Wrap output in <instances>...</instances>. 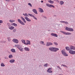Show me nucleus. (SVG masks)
<instances>
[{"label": "nucleus", "instance_id": "15", "mask_svg": "<svg viewBox=\"0 0 75 75\" xmlns=\"http://www.w3.org/2000/svg\"><path fill=\"white\" fill-rule=\"evenodd\" d=\"M24 50L26 51H29L30 49L28 47H25L24 48Z\"/></svg>", "mask_w": 75, "mask_h": 75}, {"label": "nucleus", "instance_id": "25", "mask_svg": "<svg viewBox=\"0 0 75 75\" xmlns=\"http://www.w3.org/2000/svg\"><path fill=\"white\" fill-rule=\"evenodd\" d=\"M60 4H61V5H62V4H63L64 3V1H61L60 2Z\"/></svg>", "mask_w": 75, "mask_h": 75}, {"label": "nucleus", "instance_id": "50", "mask_svg": "<svg viewBox=\"0 0 75 75\" xmlns=\"http://www.w3.org/2000/svg\"><path fill=\"white\" fill-rule=\"evenodd\" d=\"M4 58H5V59H7V57H4Z\"/></svg>", "mask_w": 75, "mask_h": 75}, {"label": "nucleus", "instance_id": "55", "mask_svg": "<svg viewBox=\"0 0 75 75\" xmlns=\"http://www.w3.org/2000/svg\"><path fill=\"white\" fill-rule=\"evenodd\" d=\"M64 22V21H61L60 22V23H63V22Z\"/></svg>", "mask_w": 75, "mask_h": 75}, {"label": "nucleus", "instance_id": "13", "mask_svg": "<svg viewBox=\"0 0 75 75\" xmlns=\"http://www.w3.org/2000/svg\"><path fill=\"white\" fill-rule=\"evenodd\" d=\"M50 69H52V68H49L47 70V72H49V73H51L52 72V71H51V70H50Z\"/></svg>", "mask_w": 75, "mask_h": 75}, {"label": "nucleus", "instance_id": "3", "mask_svg": "<svg viewBox=\"0 0 75 75\" xmlns=\"http://www.w3.org/2000/svg\"><path fill=\"white\" fill-rule=\"evenodd\" d=\"M60 32L61 33H62L65 35H71V34H72V33H68V32H64L63 31H60Z\"/></svg>", "mask_w": 75, "mask_h": 75}, {"label": "nucleus", "instance_id": "1", "mask_svg": "<svg viewBox=\"0 0 75 75\" xmlns=\"http://www.w3.org/2000/svg\"><path fill=\"white\" fill-rule=\"evenodd\" d=\"M49 50L53 52H57V51L59 50L58 48L54 47H51L49 48Z\"/></svg>", "mask_w": 75, "mask_h": 75}, {"label": "nucleus", "instance_id": "19", "mask_svg": "<svg viewBox=\"0 0 75 75\" xmlns=\"http://www.w3.org/2000/svg\"><path fill=\"white\" fill-rule=\"evenodd\" d=\"M65 48H66V50L67 51H70V48H69V47H65Z\"/></svg>", "mask_w": 75, "mask_h": 75}, {"label": "nucleus", "instance_id": "53", "mask_svg": "<svg viewBox=\"0 0 75 75\" xmlns=\"http://www.w3.org/2000/svg\"><path fill=\"white\" fill-rule=\"evenodd\" d=\"M3 43H4V42H6V41H2Z\"/></svg>", "mask_w": 75, "mask_h": 75}, {"label": "nucleus", "instance_id": "9", "mask_svg": "<svg viewBox=\"0 0 75 75\" xmlns=\"http://www.w3.org/2000/svg\"><path fill=\"white\" fill-rule=\"evenodd\" d=\"M51 35L52 36H54V37H58V35L54 33H52L51 34Z\"/></svg>", "mask_w": 75, "mask_h": 75}, {"label": "nucleus", "instance_id": "42", "mask_svg": "<svg viewBox=\"0 0 75 75\" xmlns=\"http://www.w3.org/2000/svg\"><path fill=\"white\" fill-rule=\"evenodd\" d=\"M31 42V41H30L29 40H26V43H28V42Z\"/></svg>", "mask_w": 75, "mask_h": 75}, {"label": "nucleus", "instance_id": "57", "mask_svg": "<svg viewBox=\"0 0 75 75\" xmlns=\"http://www.w3.org/2000/svg\"><path fill=\"white\" fill-rule=\"evenodd\" d=\"M42 44H43V45H45V43H44Z\"/></svg>", "mask_w": 75, "mask_h": 75}, {"label": "nucleus", "instance_id": "47", "mask_svg": "<svg viewBox=\"0 0 75 75\" xmlns=\"http://www.w3.org/2000/svg\"><path fill=\"white\" fill-rule=\"evenodd\" d=\"M57 67L58 68H59V69H61V68L59 66H57Z\"/></svg>", "mask_w": 75, "mask_h": 75}, {"label": "nucleus", "instance_id": "22", "mask_svg": "<svg viewBox=\"0 0 75 75\" xmlns=\"http://www.w3.org/2000/svg\"><path fill=\"white\" fill-rule=\"evenodd\" d=\"M23 15L25 17H28V15L26 13H25V14L24 13H23Z\"/></svg>", "mask_w": 75, "mask_h": 75}, {"label": "nucleus", "instance_id": "14", "mask_svg": "<svg viewBox=\"0 0 75 75\" xmlns=\"http://www.w3.org/2000/svg\"><path fill=\"white\" fill-rule=\"evenodd\" d=\"M39 11L40 13H43V12H44V10H43V9H42V8H39Z\"/></svg>", "mask_w": 75, "mask_h": 75}, {"label": "nucleus", "instance_id": "11", "mask_svg": "<svg viewBox=\"0 0 75 75\" xmlns=\"http://www.w3.org/2000/svg\"><path fill=\"white\" fill-rule=\"evenodd\" d=\"M25 18L28 21H29V22L31 21V20H30V19H29V18H28L27 17H25Z\"/></svg>", "mask_w": 75, "mask_h": 75}, {"label": "nucleus", "instance_id": "28", "mask_svg": "<svg viewBox=\"0 0 75 75\" xmlns=\"http://www.w3.org/2000/svg\"><path fill=\"white\" fill-rule=\"evenodd\" d=\"M1 67H5V65L3 63H1Z\"/></svg>", "mask_w": 75, "mask_h": 75}, {"label": "nucleus", "instance_id": "48", "mask_svg": "<svg viewBox=\"0 0 75 75\" xmlns=\"http://www.w3.org/2000/svg\"><path fill=\"white\" fill-rule=\"evenodd\" d=\"M0 23H3V21L1 20H0Z\"/></svg>", "mask_w": 75, "mask_h": 75}, {"label": "nucleus", "instance_id": "7", "mask_svg": "<svg viewBox=\"0 0 75 75\" xmlns=\"http://www.w3.org/2000/svg\"><path fill=\"white\" fill-rule=\"evenodd\" d=\"M70 51H71V50H75V47L74 46H70Z\"/></svg>", "mask_w": 75, "mask_h": 75}, {"label": "nucleus", "instance_id": "4", "mask_svg": "<svg viewBox=\"0 0 75 75\" xmlns=\"http://www.w3.org/2000/svg\"><path fill=\"white\" fill-rule=\"evenodd\" d=\"M62 54L64 56H65V57H67L68 55L66 53H65V52L64 50H62Z\"/></svg>", "mask_w": 75, "mask_h": 75}, {"label": "nucleus", "instance_id": "51", "mask_svg": "<svg viewBox=\"0 0 75 75\" xmlns=\"http://www.w3.org/2000/svg\"><path fill=\"white\" fill-rule=\"evenodd\" d=\"M14 24V23H11V25H14V24Z\"/></svg>", "mask_w": 75, "mask_h": 75}, {"label": "nucleus", "instance_id": "60", "mask_svg": "<svg viewBox=\"0 0 75 75\" xmlns=\"http://www.w3.org/2000/svg\"><path fill=\"white\" fill-rule=\"evenodd\" d=\"M48 31H50V30H48Z\"/></svg>", "mask_w": 75, "mask_h": 75}, {"label": "nucleus", "instance_id": "23", "mask_svg": "<svg viewBox=\"0 0 75 75\" xmlns=\"http://www.w3.org/2000/svg\"><path fill=\"white\" fill-rule=\"evenodd\" d=\"M18 50H19L21 51H23V50L24 49L23 48H22V47L21 48H18Z\"/></svg>", "mask_w": 75, "mask_h": 75}, {"label": "nucleus", "instance_id": "52", "mask_svg": "<svg viewBox=\"0 0 75 75\" xmlns=\"http://www.w3.org/2000/svg\"><path fill=\"white\" fill-rule=\"evenodd\" d=\"M42 67V65L41 64H40V65H39V67Z\"/></svg>", "mask_w": 75, "mask_h": 75}, {"label": "nucleus", "instance_id": "21", "mask_svg": "<svg viewBox=\"0 0 75 75\" xmlns=\"http://www.w3.org/2000/svg\"><path fill=\"white\" fill-rule=\"evenodd\" d=\"M48 1L49 2V3H51V4H53V3H54V1H52L51 0Z\"/></svg>", "mask_w": 75, "mask_h": 75}, {"label": "nucleus", "instance_id": "49", "mask_svg": "<svg viewBox=\"0 0 75 75\" xmlns=\"http://www.w3.org/2000/svg\"><path fill=\"white\" fill-rule=\"evenodd\" d=\"M43 17H44V18H45V19H46L47 18V17H46V16H43Z\"/></svg>", "mask_w": 75, "mask_h": 75}, {"label": "nucleus", "instance_id": "38", "mask_svg": "<svg viewBox=\"0 0 75 75\" xmlns=\"http://www.w3.org/2000/svg\"><path fill=\"white\" fill-rule=\"evenodd\" d=\"M11 23H13L14 22V21L13 20H10L9 21Z\"/></svg>", "mask_w": 75, "mask_h": 75}, {"label": "nucleus", "instance_id": "61", "mask_svg": "<svg viewBox=\"0 0 75 75\" xmlns=\"http://www.w3.org/2000/svg\"><path fill=\"white\" fill-rule=\"evenodd\" d=\"M0 25H1V24H0Z\"/></svg>", "mask_w": 75, "mask_h": 75}, {"label": "nucleus", "instance_id": "2", "mask_svg": "<svg viewBox=\"0 0 75 75\" xmlns=\"http://www.w3.org/2000/svg\"><path fill=\"white\" fill-rule=\"evenodd\" d=\"M66 28L65 30H67V31H74V29L72 28H69L67 27H66Z\"/></svg>", "mask_w": 75, "mask_h": 75}, {"label": "nucleus", "instance_id": "24", "mask_svg": "<svg viewBox=\"0 0 75 75\" xmlns=\"http://www.w3.org/2000/svg\"><path fill=\"white\" fill-rule=\"evenodd\" d=\"M21 41H22V43L24 44H25V41H24V40H21Z\"/></svg>", "mask_w": 75, "mask_h": 75}, {"label": "nucleus", "instance_id": "34", "mask_svg": "<svg viewBox=\"0 0 75 75\" xmlns=\"http://www.w3.org/2000/svg\"><path fill=\"white\" fill-rule=\"evenodd\" d=\"M40 44H43V43H44V42L43 41H40Z\"/></svg>", "mask_w": 75, "mask_h": 75}, {"label": "nucleus", "instance_id": "35", "mask_svg": "<svg viewBox=\"0 0 75 75\" xmlns=\"http://www.w3.org/2000/svg\"><path fill=\"white\" fill-rule=\"evenodd\" d=\"M13 25L15 27H17V24L15 23H13Z\"/></svg>", "mask_w": 75, "mask_h": 75}, {"label": "nucleus", "instance_id": "41", "mask_svg": "<svg viewBox=\"0 0 75 75\" xmlns=\"http://www.w3.org/2000/svg\"><path fill=\"white\" fill-rule=\"evenodd\" d=\"M8 28H9V27H10L11 26V25H10V24H8Z\"/></svg>", "mask_w": 75, "mask_h": 75}, {"label": "nucleus", "instance_id": "6", "mask_svg": "<svg viewBox=\"0 0 75 75\" xmlns=\"http://www.w3.org/2000/svg\"><path fill=\"white\" fill-rule=\"evenodd\" d=\"M46 6L49 7H53V8H55V6L52 5L47 4Z\"/></svg>", "mask_w": 75, "mask_h": 75}, {"label": "nucleus", "instance_id": "5", "mask_svg": "<svg viewBox=\"0 0 75 75\" xmlns=\"http://www.w3.org/2000/svg\"><path fill=\"white\" fill-rule=\"evenodd\" d=\"M12 41L13 42H15V43H18V40L17 39H14Z\"/></svg>", "mask_w": 75, "mask_h": 75}, {"label": "nucleus", "instance_id": "30", "mask_svg": "<svg viewBox=\"0 0 75 75\" xmlns=\"http://www.w3.org/2000/svg\"><path fill=\"white\" fill-rule=\"evenodd\" d=\"M31 44V43L30 42H28V43H27L25 44V45H30Z\"/></svg>", "mask_w": 75, "mask_h": 75}, {"label": "nucleus", "instance_id": "62", "mask_svg": "<svg viewBox=\"0 0 75 75\" xmlns=\"http://www.w3.org/2000/svg\"><path fill=\"white\" fill-rule=\"evenodd\" d=\"M74 8H75V7H74Z\"/></svg>", "mask_w": 75, "mask_h": 75}, {"label": "nucleus", "instance_id": "46", "mask_svg": "<svg viewBox=\"0 0 75 75\" xmlns=\"http://www.w3.org/2000/svg\"><path fill=\"white\" fill-rule=\"evenodd\" d=\"M19 48H21V46L20 45H19L18 46V49Z\"/></svg>", "mask_w": 75, "mask_h": 75}, {"label": "nucleus", "instance_id": "31", "mask_svg": "<svg viewBox=\"0 0 75 75\" xmlns=\"http://www.w3.org/2000/svg\"><path fill=\"white\" fill-rule=\"evenodd\" d=\"M28 15L30 16V17H33V16H34V15L30 13H28Z\"/></svg>", "mask_w": 75, "mask_h": 75}, {"label": "nucleus", "instance_id": "17", "mask_svg": "<svg viewBox=\"0 0 75 75\" xmlns=\"http://www.w3.org/2000/svg\"><path fill=\"white\" fill-rule=\"evenodd\" d=\"M21 18L22 19V20L23 21V22L25 23H26V21H25V19H24V18H23V17H21Z\"/></svg>", "mask_w": 75, "mask_h": 75}, {"label": "nucleus", "instance_id": "10", "mask_svg": "<svg viewBox=\"0 0 75 75\" xmlns=\"http://www.w3.org/2000/svg\"><path fill=\"white\" fill-rule=\"evenodd\" d=\"M69 53L71 54H75V51H70L69 52Z\"/></svg>", "mask_w": 75, "mask_h": 75}, {"label": "nucleus", "instance_id": "12", "mask_svg": "<svg viewBox=\"0 0 75 75\" xmlns=\"http://www.w3.org/2000/svg\"><path fill=\"white\" fill-rule=\"evenodd\" d=\"M33 11L34 12L35 14H38V13H37V10L35 9H33Z\"/></svg>", "mask_w": 75, "mask_h": 75}, {"label": "nucleus", "instance_id": "18", "mask_svg": "<svg viewBox=\"0 0 75 75\" xmlns=\"http://www.w3.org/2000/svg\"><path fill=\"white\" fill-rule=\"evenodd\" d=\"M14 28V27L11 26L10 27H9V29L11 30H13Z\"/></svg>", "mask_w": 75, "mask_h": 75}, {"label": "nucleus", "instance_id": "8", "mask_svg": "<svg viewBox=\"0 0 75 75\" xmlns=\"http://www.w3.org/2000/svg\"><path fill=\"white\" fill-rule=\"evenodd\" d=\"M52 45V43L51 42H47L46 44V46H48L50 45Z\"/></svg>", "mask_w": 75, "mask_h": 75}, {"label": "nucleus", "instance_id": "37", "mask_svg": "<svg viewBox=\"0 0 75 75\" xmlns=\"http://www.w3.org/2000/svg\"><path fill=\"white\" fill-rule=\"evenodd\" d=\"M33 18L34 19H35V20H37V18H36L34 16H33Z\"/></svg>", "mask_w": 75, "mask_h": 75}, {"label": "nucleus", "instance_id": "40", "mask_svg": "<svg viewBox=\"0 0 75 75\" xmlns=\"http://www.w3.org/2000/svg\"><path fill=\"white\" fill-rule=\"evenodd\" d=\"M15 45V47H16L17 48H18V45Z\"/></svg>", "mask_w": 75, "mask_h": 75}, {"label": "nucleus", "instance_id": "27", "mask_svg": "<svg viewBox=\"0 0 75 75\" xmlns=\"http://www.w3.org/2000/svg\"><path fill=\"white\" fill-rule=\"evenodd\" d=\"M63 23H65V24H69V23H68V22H67V21L63 22Z\"/></svg>", "mask_w": 75, "mask_h": 75}, {"label": "nucleus", "instance_id": "20", "mask_svg": "<svg viewBox=\"0 0 75 75\" xmlns=\"http://www.w3.org/2000/svg\"><path fill=\"white\" fill-rule=\"evenodd\" d=\"M11 51L12 52H16V50H15V49H12L11 50Z\"/></svg>", "mask_w": 75, "mask_h": 75}, {"label": "nucleus", "instance_id": "54", "mask_svg": "<svg viewBox=\"0 0 75 75\" xmlns=\"http://www.w3.org/2000/svg\"><path fill=\"white\" fill-rule=\"evenodd\" d=\"M6 0V1H10V0Z\"/></svg>", "mask_w": 75, "mask_h": 75}, {"label": "nucleus", "instance_id": "56", "mask_svg": "<svg viewBox=\"0 0 75 75\" xmlns=\"http://www.w3.org/2000/svg\"><path fill=\"white\" fill-rule=\"evenodd\" d=\"M41 3H43V2H44V1H41Z\"/></svg>", "mask_w": 75, "mask_h": 75}, {"label": "nucleus", "instance_id": "32", "mask_svg": "<svg viewBox=\"0 0 75 75\" xmlns=\"http://www.w3.org/2000/svg\"><path fill=\"white\" fill-rule=\"evenodd\" d=\"M7 39L8 40V41L10 42V40H11V38L10 37H8L7 38Z\"/></svg>", "mask_w": 75, "mask_h": 75}, {"label": "nucleus", "instance_id": "26", "mask_svg": "<svg viewBox=\"0 0 75 75\" xmlns=\"http://www.w3.org/2000/svg\"><path fill=\"white\" fill-rule=\"evenodd\" d=\"M9 58H13V56L12 55V54H10L8 57Z\"/></svg>", "mask_w": 75, "mask_h": 75}, {"label": "nucleus", "instance_id": "44", "mask_svg": "<svg viewBox=\"0 0 75 75\" xmlns=\"http://www.w3.org/2000/svg\"><path fill=\"white\" fill-rule=\"evenodd\" d=\"M28 5H29V6H30V7H32V5H31V4L30 3H29L28 4Z\"/></svg>", "mask_w": 75, "mask_h": 75}, {"label": "nucleus", "instance_id": "59", "mask_svg": "<svg viewBox=\"0 0 75 75\" xmlns=\"http://www.w3.org/2000/svg\"><path fill=\"white\" fill-rule=\"evenodd\" d=\"M12 0V1H16V0Z\"/></svg>", "mask_w": 75, "mask_h": 75}, {"label": "nucleus", "instance_id": "29", "mask_svg": "<svg viewBox=\"0 0 75 75\" xmlns=\"http://www.w3.org/2000/svg\"><path fill=\"white\" fill-rule=\"evenodd\" d=\"M20 24H22V25H25V23L23 22V21H22L20 23Z\"/></svg>", "mask_w": 75, "mask_h": 75}, {"label": "nucleus", "instance_id": "43", "mask_svg": "<svg viewBox=\"0 0 75 75\" xmlns=\"http://www.w3.org/2000/svg\"><path fill=\"white\" fill-rule=\"evenodd\" d=\"M47 65H48V64L46 63L45 64H44V67H47Z\"/></svg>", "mask_w": 75, "mask_h": 75}, {"label": "nucleus", "instance_id": "39", "mask_svg": "<svg viewBox=\"0 0 75 75\" xmlns=\"http://www.w3.org/2000/svg\"><path fill=\"white\" fill-rule=\"evenodd\" d=\"M62 66H63V67H66V68H68V67H67V66H66V65H65L64 64H62Z\"/></svg>", "mask_w": 75, "mask_h": 75}, {"label": "nucleus", "instance_id": "16", "mask_svg": "<svg viewBox=\"0 0 75 75\" xmlns=\"http://www.w3.org/2000/svg\"><path fill=\"white\" fill-rule=\"evenodd\" d=\"M9 62L11 63H14V62H15V60H14V59H12L10 60Z\"/></svg>", "mask_w": 75, "mask_h": 75}, {"label": "nucleus", "instance_id": "33", "mask_svg": "<svg viewBox=\"0 0 75 75\" xmlns=\"http://www.w3.org/2000/svg\"><path fill=\"white\" fill-rule=\"evenodd\" d=\"M18 22H19V23H20L22 21H21V20L20 19H18Z\"/></svg>", "mask_w": 75, "mask_h": 75}, {"label": "nucleus", "instance_id": "45", "mask_svg": "<svg viewBox=\"0 0 75 75\" xmlns=\"http://www.w3.org/2000/svg\"><path fill=\"white\" fill-rule=\"evenodd\" d=\"M13 31L14 33H15V32H16V29L15 28L13 30Z\"/></svg>", "mask_w": 75, "mask_h": 75}, {"label": "nucleus", "instance_id": "58", "mask_svg": "<svg viewBox=\"0 0 75 75\" xmlns=\"http://www.w3.org/2000/svg\"><path fill=\"white\" fill-rule=\"evenodd\" d=\"M59 75H63V74H60Z\"/></svg>", "mask_w": 75, "mask_h": 75}, {"label": "nucleus", "instance_id": "36", "mask_svg": "<svg viewBox=\"0 0 75 75\" xmlns=\"http://www.w3.org/2000/svg\"><path fill=\"white\" fill-rule=\"evenodd\" d=\"M54 44L55 45H58V43L56 42H54Z\"/></svg>", "mask_w": 75, "mask_h": 75}]
</instances>
